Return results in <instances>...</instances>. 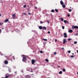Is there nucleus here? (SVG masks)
I'll use <instances>...</instances> for the list:
<instances>
[{
	"label": "nucleus",
	"instance_id": "f257e3e1",
	"mask_svg": "<svg viewBox=\"0 0 78 78\" xmlns=\"http://www.w3.org/2000/svg\"><path fill=\"white\" fill-rule=\"evenodd\" d=\"M22 56H23L22 59L23 61V62L27 61V58H26V57H25V55H22Z\"/></svg>",
	"mask_w": 78,
	"mask_h": 78
},
{
	"label": "nucleus",
	"instance_id": "f03ea898",
	"mask_svg": "<svg viewBox=\"0 0 78 78\" xmlns=\"http://www.w3.org/2000/svg\"><path fill=\"white\" fill-rule=\"evenodd\" d=\"M75 28L76 29H78V27L76 26H75L72 27V29H75Z\"/></svg>",
	"mask_w": 78,
	"mask_h": 78
},
{
	"label": "nucleus",
	"instance_id": "7ed1b4c3",
	"mask_svg": "<svg viewBox=\"0 0 78 78\" xmlns=\"http://www.w3.org/2000/svg\"><path fill=\"white\" fill-rule=\"evenodd\" d=\"M25 78H30L31 76H29L28 75H26L25 76Z\"/></svg>",
	"mask_w": 78,
	"mask_h": 78
},
{
	"label": "nucleus",
	"instance_id": "20e7f679",
	"mask_svg": "<svg viewBox=\"0 0 78 78\" xmlns=\"http://www.w3.org/2000/svg\"><path fill=\"white\" fill-rule=\"evenodd\" d=\"M36 62V61L34 60L33 59L32 60V61H31L32 64H34V62Z\"/></svg>",
	"mask_w": 78,
	"mask_h": 78
},
{
	"label": "nucleus",
	"instance_id": "39448f33",
	"mask_svg": "<svg viewBox=\"0 0 78 78\" xmlns=\"http://www.w3.org/2000/svg\"><path fill=\"white\" fill-rule=\"evenodd\" d=\"M64 35H65L64 36V37L66 38L67 37V34L66 33H64Z\"/></svg>",
	"mask_w": 78,
	"mask_h": 78
},
{
	"label": "nucleus",
	"instance_id": "423d86ee",
	"mask_svg": "<svg viewBox=\"0 0 78 78\" xmlns=\"http://www.w3.org/2000/svg\"><path fill=\"white\" fill-rule=\"evenodd\" d=\"M9 76H11V75H6V76H5V78H8V77H9Z\"/></svg>",
	"mask_w": 78,
	"mask_h": 78
},
{
	"label": "nucleus",
	"instance_id": "0eeeda50",
	"mask_svg": "<svg viewBox=\"0 0 78 78\" xmlns=\"http://www.w3.org/2000/svg\"><path fill=\"white\" fill-rule=\"evenodd\" d=\"M5 64H8V62L7 60H5Z\"/></svg>",
	"mask_w": 78,
	"mask_h": 78
},
{
	"label": "nucleus",
	"instance_id": "6e6552de",
	"mask_svg": "<svg viewBox=\"0 0 78 78\" xmlns=\"http://www.w3.org/2000/svg\"><path fill=\"white\" fill-rule=\"evenodd\" d=\"M66 42H67V41H66V40H64L63 41V44H65V43H66Z\"/></svg>",
	"mask_w": 78,
	"mask_h": 78
},
{
	"label": "nucleus",
	"instance_id": "1a4fd4ad",
	"mask_svg": "<svg viewBox=\"0 0 78 78\" xmlns=\"http://www.w3.org/2000/svg\"><path fill=\"white\" fill-rule=\"evenodd\" d=\"M8 21H9V19H7L5 20V23H6V22H8Z\"/></svg>",
	"mask_w": 78,
	"mask_h": 78
},
{
	"label": "nucleus",
	"instance_id": "9d476101",
	"mask_svg": "<svg viewBox=\"0 0 78 78\" xmlns=\"http://www.w3.org/2000/svg\"><path fill=\"white\" fill-rule=\"evenodd\" d=\"M69 33H72V32H73V30H69Z\"/></svg>",
	"mask_w": 78,
	"mask_h": 78
},
{
	"label": "nucleus",
	"instance_id": "9b49d317",
	"mask_svg": "<svg viewBox=\"0 0 78 78\" xmlns=\"http://www.w3.org/2000/svg\"><path fill=\"white\" fill-rule=\"evenodd\" d=\"M12 17L13 18H15V17H16V14H13L12 15Z\"/></svg>",
	"mask_w": 78,
	"mask_h": 78
},
{
	"label": "nucleus",
	"instance_id": "f8f14e48",
	"mask_svg": "<svg viewBox=\"0 0 78 78\" xmlns=\"http://www.w3.org/2000/svg\"><path fill=\"white\" fill-rule=\"evenodd\" d=\"M60 3L62 5H64V3H63V2H62V0L61 1Z\"/></svg>",
	"mask_w": 78,
	"mask_h": 78
},
{
	"label": "nucleus",
	"instance_id": "ddd939ff",
	"mask_svg": "<svg viewBox=\"0 0 78 78\" xmlns=\"http://www.w3.org/2000/svg\"><path fill=\"white\" fill-rule=\"evenodd\" d=\"M39 28L40 30H42V27L41 26H40L39 27Z\"/></svg>",
	"mask_w": 78,
	"mask_h": 78
},
{
	"label": "nucleus",
	"instance_id": "4468645a",
	"mask_svg": "<svg viewBox=\"0 0 78 78\" xmlns=\"http://www.w3.org/2000/svg\"><path fill=\"white\" fill-rule=\"evenodd\" d=\"M43 30H47V28L44 26L43 27Z\"/></svg>",
	"mask_w": 78,
	"mask_h": 78
},
{
	"label": "nucleus",
	"instance_id": "2eb2a0df",
	"mask_svg": "<svg viewBox=\"0 0 78 78\" xmlns=\"http://www.w3.org/2000/svg\"><path fill=\"white\" fill-rule=\"evenodd\" d=\"M62 73V71H60L59 72V74H61Z\"/></svg>",
	"mask_w": 78,
	"mask_h": 78
},
{
	"label": "nucleus",
	"instance_id": "dca6fc26",
	"mask_svg": "<svg viewBox=\"0 0 78 78\" xmlns=\"http://www.w3.org/2000/svg\"><path fill=\"white\" fill-rule=\"evenodd\" d=\"M60 20L61 21H64V19H63V18H61L60 19Z\"/></svg>",
	"mask_w": 78,
	"mask_h": 78
},
{
	"label": "nucleus",
	"instance_id": "f3484780",
	"mask_svg": "<svg viewBox=\"0 0 78 78\" xmlns=\"http://www.w3.org/2000/svg\"><path fill=\"white\" fill-rule=\"evenodd\" d=\"M62 6L63 8H66V5H63Z\"/></svg>",
	"mask_w": 78,
	"mask_h": 78
},
{
	"label": "nucleus",
	"instance_id": "a211bd4d",
	"mask_svg": "<svg viewBox=\"0 0 78 78\" xmlns=\"http://www.w3.org/2000/svg\"><path fill=\"white\" fill-rule=\"evenodd\" d=\"M51 12H55V10L54 9H52L51 10Z\"/></svg>",
	"mask_w": 78,
	"mask_h": 78
},
{
	"label": "nucleus",
	"instance_id": "6ab92c4d",
	"mask_svg": "<svg viewBox=\"0 0 78 78\" xmlns=\"http://www.w3.org/2000/svg\"><path fill=\"white\" fill-rule=\"evenodd\" d=\"M45 61H46V62H49L48 59H45Z\"/></svg>",
	"mask_w": 78,
	"mask_h": 78
},
{
	"label": "nucleus",
	"instance_id": "aec40b11",
	"mask_svg": "<svg viewBox=\"0 0 78 78\" xmlns=\"http://www.w3.org/2000/svg\"><path fill=\"white\" fill-rule=\"evenodd\" d=\"M3 25V23H0V26L1 25Z\"/></svg>",
	"mask_w": 78,
	"mask_h": 78
},
{
	"label": "nucleus",
	"instance_id": "412c9836",
	"mask_svg": "<svg viewBox=\"0 0 78 78\" xmlns=\"http://www.w3.org/2000/svg\"><path fill=\"white\" fill-rule=\"evenodd\" d=\"M55 11H56V12H58V10L56 9H55Z\"/></svg>",
	"mask_w": 78,
	"mask_h": 78
},
{
	"label": "nucleus",
	"instance_id": "4be33fe9",
	"mask_svg": "<svg viewBox=\"0 0 78 78\" xmlns=\"http://www.w3.org/2000/svg\"><path fill=\"white\" fill-rule=\"evenodd\" d=\"M72 9H69V12H72Z\"/></svg>",
	"mask_w": 78,
	"mask_h": 78
},
{
	"label": "nucleus",
	"instance_id": "5701e85b",
	"mask_svg": "<svg viewBox=\"0 0 78 78\" xmlns=\"http://www.w3.org/2000/svg\"><path fill=\"white\" fill-rule=\"evenodd\" d=\"M62 70L63 72H66V69H63Z\"/></svg>",
	"mask_w": 78,
	"mask_h": 78
},
{
	"label": "nucleus",
	"instance_id": "b1692460",
	"mask_svg": "<svg viewBox=\"0 0 78 78\" xmlns=\"http://www.w3.org/2000/svg\"><path fill=\"white\" fill-rule=\"evenodd\" d=\"M64 22L65 23H67V20H64Z\"/></svg>",
	"mask_w": 78,
	"mask_h": 78
},
{
	"label": "nucleus",
	"instance_id": "393cba45",
	"mask_svg": "<svg viewBox=\"0 0 78 78\" xmlns=\"http://www.w3.org/2000/svg\"><path fill=\"white\" fill-rule=\"evenodd\" d=\"M26 7H27V5H24L23 6V8H26Z\"/></svg>",
	"mask_w": 78,
	"mask_h": 78
},
{
	"label": "nucleus",
	"instance_id": "a878e982",
	"mask_svg": "<svg viewBox=\"0 0 78 78\" xmlns=\"http://www.w3.org/2000/svg\"><path fill=\"white\" fill-rule=\"evenodd\" d=\"M77 44V41H74V44Z\"/></svg>",
	"mask_w": 78,
	"mask_h": 78
},
{
	"label": "nucleus",
	"instance_id": "bb28decb",
	"mask_svg": "<svg viewBox=\"0 0 78 78\" xmlns=\"http://www.w3.org/2000/svg\"><path fill=\"white\" fill-rule=\"evenodd\" d=\"M23 14H24V15H25V16H27V13H23Z\"/></svg>",
	"mask_w": 78,
	"mask_h": 78
},
{
	"label": "nucleus",
	"instance_id": "cd10ccee",
	"mask_svg": "<svg viewBox=\"0 0 78 78\" xmlns=\"http://www.w3.org/2000/svg\"><path fill=\"white\" fill-rule=\"evenodd\" d=\"M40 23L41 24H42V23H43V22L42 21H40Z\"/></svg>",
	"mask_w": 78,
	"mask_h": 78
},
{
	"label": "nucleus",
	"instance_id": "c85d7f7f",
	"mask_svg": "<svg viewBox=\"0 0 78 78\" xmlns=\"http://www.w3.org/2000/svg\"><path fill=\"white\" fill-rule=\"evenodd\" d=\"M40 52L41 53H43V51H40Z\"/></svg>",
	"mask_w": 78,
	"mask_h": 78
},
{
	"label": "nucleus",
	"instance_id": "c756f323",
	"mask_svg": "<svg viewBox=\"0 0 78 78\" xmlns=\"http://www.w3.org/2000/svg\"><path fill=\"white\" fill-rule=\"evenodd\" d=\"M13 59H14V60H15V58L14 57V56H12Z\"/></svg>",
	"mask_w": 78,
	"mask_h": 78
},
{
	"label": "nucleus",
	"instance_id": "7c9ffc66",
	"mask_svg": "<svg viewBox=\"0 0 78 78\" xmlns=\"http://www.w3.org/2000/svg\"><path fill=\"white\" fill-rule=\"evenodd\" d=\"M43 40L44 41H47V39H43Z\"/></svg>",
	"mask_w": 78,
	"mask_h": 78
},
{
	"label": "nucleus",
	"instance_id": "2f4dec72",
	"mask_svg": "<svg viewBox=\"0 0 78 78\" xmlns=\"http://www.w3.org/2000/svg\"><path fill=\"white\" fill-rule=\"evenodd\" d=\"M71 58H74V56L73 55H71Z\"/></svg>",
	"mask_w": 78,
	"mask_h": 78
},
{
	"label": "nucleus",
	"instance_id": "473e14b6",
	"mask_svg": "<svg viewBox=\"0 0 78 78\" xmlns=\"http://www.w3.org/2000/svg\"><path fill=\"white\" fill-rule=\"evenodd\" d=\"M62 29L63 30H64V26H62Z\"/></svg>",
	"mask_w": 78,
	"mask_h": 78
},
{
	"label": "nucleus",
	"instance_id": "72a5a7b5",
	"mask_svg": "<svg viewBox=\"0 0 78 78\" xmlns=\"http://www.w3.org/2000/svg\"><path fill=\"white\" fill-rule=\"evenodd\" d=\"M67 16H68V17H70V14H68L67 15Z\"/></svg>",
	"mask_w": 78,
	"mask_h": 78
},
{
	"label": "nucleus",
	"instance_id": "f704fd0d",
	"mask_svg": "<svg viewBox=\"0 0 78 78\" xmlns=\"http://www.w3.org/2000/svg\"><path fill=\"white\" fill-rule=\"evenodd\" d=\"M56 54V52H54V55H55Z\"/></svg>",
	"mask_w": 78,
	"mask_h": 78
},
{
	"label": "nucleus",
	"instance_id": "c9c22d12",
	"mask_svg": "<svg viewBox=\"0 0 78 78\" xmlns=\"http://www.w3.org/2000/svg\"><path fill=\"white\" fill-rule=\"evenodd\" d=\"M35 9H37V7L36 6L34 7Z\"/></svg>",
	"mask_w": 78,
	"mask_h": 78
},
{
	"label": "nucleus",
	"instance_id": "e433bc0d",
	"mask_svg": "<svg viewBox=\"0 0 78 78\" xmlns=\"http://www.w3.org/2000/svg\"><path fill=\"white\" fill-rule=\"evenodd\" d=\"M70 52H71L70 51H68V53H70Z\"/></svg>",
	"mask_w": 78,
	"mask_h": 78
},
{
	"label": "nucleus",
	"instance_id": "4c0bfd02",
	"mask_svg": "<svg viewBox=\"0 0 78 78\" xmlns=\"http://www.w3.org/2000/svg\"><path fill=\"white\" fill-rule=\"evenodd\" d=\"M48 34H50V31H48Z\"/></svg>",
	"mask_w": 78,
	"mask_h": 78
},
{
	"label": "nucleus",
	"instance_id": "58836bf2",
	"mask_svg": "<svg viewBox=\"0 0 78 78\" xmlns=\"http://www.w3.org/2000/svg\"><path fill=\"white\" fill-rule=\"evenodd\" d=\"M2 33V30L0 29V33Z\"/></svg>",
	"mask_w": 78,
	"mask_h": 78
},
{
	"label": "nucleus",
	"instance_id": "ea45409f",
	"mask_svg": "<svg viewBox=\"0 0 78 78\" xmlns=\"http://www.w3.org/2000/svg\"><path fill=\"white\" fill-rule=\"evenodd\" d=\"M28 69H31V68H28L27 69V70H28Z\"/></svg>",
	"mask_w": 78,
	"mask_h": 78
},
{
	"label": "nucleus",
	"instance_id": "a19ab883",
	"mask_svg": "<svg viewBox=\"0 0 78 78\" xmlns=\"http://www.w3.org/2000/svg\"><path fill=\"white\" fill-rule=\"evenodd\" d=\"M5 58H6L7 59H8V56H5Z\"/></svg>",
	"mask_w": 78,
	"mask_h": 78
},
{
	"label": "nucleus",
	"instance_id": "79ce46f5",
	"mask_svg": "<svg viewBox=\"0 0 78 78\" xmlns=\"http://www.w3.org/2000/svg\"><path fill=\"white\" fill-rule=\"evenodd\" d=\"M28 14H29V15H31V13H28Z\"/></svg>",
	"mask_w": 78,
	"mask_h": 78
},
{
	"label": "nucleus",
	"instance_id": "37998d69",
	"mask_svg": "<svg viewBox=\"0 0 78 78\" xmlns=\"http://www.w3.org/2000/svg\"><path fill=\"white\" fill-rule=\"evenodd\" d=\"M61 49H62V50H64V48H62Z\"/></svg>",
	"mask_w": 78,
	"mask_h": 78
},
{
	"label": "nucleus",
	"instance_id": "c03bdc74",
	"mask_svg": "<svg viewBox=\"0 0 78 78\" xmlns=\"http://www.w3.org/2000/svg\"><path fill=\"white\" fill-rule=\"evenodd\" d=\"M57 41V39H55V42H56Z\"/></svg>",
	"mask_w": 78,
	"mask_h": 78
},
{
	"label": "nucleus",
	"instance_id": "a18cd8bd",
	"mask_svg": "<svg viewBox=\"0 0 78 78\" xmlns=\"http://www.w3.org/2000/svg\"><path fill=\"white\" fill-rule=\"evenodd\" d=\"M48 23H49V22H50V21H48L47 22Z\"/></svg>",
	"mask_w": 78,
	"mask_h": 78
},
{
	"label": "nucleus",
	"instance_id": "49530a36",
	"mask_svg": "<svg viewBox=\"0 0 78 78\" xmlns=\"http://www.w3.org/2000/svg\"><path fill=\"white\" fill-rule=\"evenodd\" d=\"M58 67H59V68H60V66H58Z\"/></svg>",
	"mask_w": 78,
	"mask_h": 78
},
{
	"label": "nucleus",
	"instance_id": "de8ad7c7",
	"mask_svg": "<svg viewBox=\"0 0 78 78\" xmlns=\"http://www.w3.org/2000/svg\"><path fill=\"white\" fill-rule=\"evenodd\" d=\"M71 39H68V41H70Z\"/></svg>",
	"mask_w": 78,
	"mask_h": 78
},
{
	"label": "nucleus",
	"instance_id": "09e8293b",
	"mask_svg": "<svg viewBox=\"0 0 78 78\" xmlns=\"http://www.w3.org/2000/svg\"><path fill=\"white\" fill-rule=\"evenodd\" d=\"M1 16H2V14H0V16L1 17Z\"/></svg>",
	"mask_w": 78,
	"mask_h": 78
},
{
	"label": "nucleus",
	"instance_id": "8fccbe9b",
	"mask_svg": "<svg viewBox=\"0 0 78 78\" xmlns=\"http://www.w3.org/2000/svg\"><path fill=\"white\" fill-rule=\"evenodd\" d=\"M47 43V42H45H45H44V44H46Z\"/></svg>",
	"mask_w": 78,
	"mask_h": 78
},
{
	"label": "nucleus",
	"instance_id": "3c124183",
	"mask_svg": "<svg viewBox=\"0 0 78 78\" xmlns=\"http://www.w3.org/2000/svg\"><path fill=\"white\" fill-rule=\"evenodd\" d=\"M76 36L78 35V34H76Z\"/></svg>",
	"mask_w": 78,
	"mask_h": 78
},
{
	"label": "nucleus",
	"instance_id": "603ef678",
	"mask_svg": "<svg viewBox=\"0 0 78 78\" xmlns=\"http://www.w3.org/2000/svg\"><path fill=\"white\" fill-rule=\"evenodd\" d=\"M31 72H33V71H32V69H31Z\"/></svg>",
	"mask_w": 78,
	"mask_h": 78
},
{
	"label": "nucleus",
	"instance_id": "864d4df0",
	"mask_svg": "<svg viewBox=\"0 0 78 78\" xmlns=\"http://www.w3.org/2000/svg\"><path fill=\"white\" fill-rule=\"evenodd\" d=\"M0 3H3V2H2V1H1L0 2Z\"/></svg>",
	"mask_w": 78,
	"mask_h": 78
},
{
	"label": "nucleus",
	"instance_id": "5fc2aeb1",
	"mask_svg": "<svg viewBox=\"0 0 78 78\" xmlns=\"http://www.w3.org/2000/svg\"><path fill=\"white\" fill-rule=\"evenodd\" d=\"M8 69H9V70H10V69H9V68H8Z\"/></svg>",
	"mask_w": 78,
	"mask_h": 78
},
{
	"label": "nucleus",
	"instance_id": "6e6d98bb",
	"mask_svg": "<svg viewBox=\"0 0 78 78\" xmlns=\"http://www.w3.org/2000/svg\"><path fill=\"white\" fill-rule=\"evenodd\" d=\"M72 55H74V53H72Z\"/></svg>",
	"mask_w": 78,
	"mask_h": 78
},
{
	"label": "nucleus",
	"instance_id": "4d7b16f0",
	"mask_svg": "<svg viewBox=\"0 0 78 78\" xmlns=\"http://www.w3.org/2000/svg\"><path fill=\"white\" fill-rule=\"evenodd\" d=\"M15 73H17V72H15Z\"/></svg>",
	"mask_w": 78,
	"mask_h": 78
},
{
	"label": "nucleus",
	"instance_id": "13d9d810",
	"mask_svg": "<svg viewBox=\"0 0 78 78\" xmlns=\"http://www.w3.org/2000/svg\"><path fill=\"white\" fill-rule=\"evenodd\" d=\"M77 53H78V50L77 51Z\"/></svg>",
	"mask_w": 78,
	"mask_h": 78
},
{
	"label": "nucleus",
	"instance_id": "bf43d9fd",
	"mask_svg": "<svg viewBox=\"0 0 78 78\" xmlns=\"http://www.w3.org/2000/svg\"><path fill=\"white\" fill-rule=\"evenodd\" d=\"M67 23H69V22H68V21H67Z\"/></svg>",
	"mask_w": 78,
	"mask_h": 78
},
{
	"label": "nucleus",
	"instance_id": "052dcab7",
	"mask_svg": "<svg viewBox=\"0 0 78 78\" xmlns=\"http://www.w3.org/2000/svg\"><path fill=\"white\" fill-rule=\"evenodd\" d=\"M3 29H4V28H2V30H3Z\"/></svg>",
	"mask_w": 78,
	"mask_h": 78
},
{
	"label": "nucleus",
	"instance_id": "680f3d73",
	"mask_svg": "<svg viewBox=\"0 0 78 78\" xmlns=\"http://www.w3.org/2000/svg\"><path fill=\"white\" fill-rule=\"evenodd\" d=\"M68 39H71L69 38Z\"/></svg>",
	"mask_w": 78,
	"mask_h": 78
},
{
	"label": "nucleus",
	"instance_id": "e2e57ef3",
	"mask_svg": "<svg viewBox=\"0 0 78 78\" xmlns=\"http://www.w3.org/2000/svg\"><path fill=\"white\" fill-rule=\"evenodd\" d=\"M47 78H51L50 77H48Z\"/></svg>",
	"mask_w": 78,
	"mask_h": 78
},
{
	"label": "nucleus",
	"instance_id": "0e129e2a",
	"mask_svg": "<svg viewBox=\"0 0 78 78\" xmlns=\"http://www.w3.org/2000/svg\"><path fill=\"white\" fill-rule=\"evenodd\" d=\"M9 72H11V71H9Z\"/></svg>",
	"mask_w": 78,
	"mask_h": 78
},
{
	"label": "nucleus",
	"instance_id": "69168bd1",
	"mask_svg": "<svg viewBox=\"0 0 78 78\" xmlns=\"http://www.w3.org/2000/svg\"><path fill=\"white\" fill-rule=\"evenodd\" d=\"M69 8H71V7H70Z\"/></svg>",
	"mask_w": 78,
	"mask_h": 78
},
{
	"label": "nucleus",
	"instance_id": "338daca9",
	"mask_svg": "<svg viewBox=\"0 0 78 78\" xmlns=\"http://www.w3.org/2000/svg\"><path fill=\"white\" fill-rule=\"evenodd\" d=\"M33 31H35V30H34Z\"/></svg>",
	"mask_w": 78,
	"mask_h": 78
},
{
	"label": "nucleus",
	"instance_id": "774afa93",
	"mask_svg": "<svg viewBox=\"0 0 78 78\" xmlns=\"http://www.w3.org/2000/svg\"><path fill=\"white\" fill-rule=\"evenodd\" d=\"M77 74H78V73H77Z\"/></svg>",
	"mask_w": 78,
	"mask_h": 78
}]
</instances>
